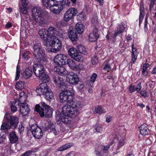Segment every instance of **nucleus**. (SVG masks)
<instances>
[{
	"label": "nucleus",
	"mask_w": 156,
	"mask_h": 156,
	"mask_svg": "<svg viewBox=\"0 0 156 156\" xmlns=\"http://www.w3.org/2000/svg\"><path fill=\"white\" fill-rule=\"evenodd\" d=\"M66 80L69 83L73 85H76L79 82L77 75L72 72L69 73L66 76Z\"/></svg>",
	"instance_id": "11"
},
{
	"label": "nucleus",
	"mask_w": 156,
	"mask_h": 156,
	"mask_svg": "<svg viewBox=\"0 0 156 156\" xmlns=\"http://www.w3.org/2000/svg\"><path fill=\"white\" fill-rule=\"evenodd\" d=\"M67 60L66 55L64 54H59L55 56L54 62L56 65L60 66L65 65Z\"/></svg>",
	"instance_id": "8"
},
{
	"label": "nucleus",
	"mask_w": 156,
	"mask_h": 156,
	"mask_svg": "<svg viewBox=\"0 0 156 156\" xmlns=\"http://www.w3.org/2000/svg\"><path fill=\"white\" fill-rule=\"evenodd\" d=\"M49 129L51 132H52L55 135L57 134V131L55 128V126L53 124H49Z\"/></svg>",
	"instance_id": "47"
},
{
	"label": "nucleus",
	"mask_w": 156,
	"mask_h": 156,
	"mask_svg": "<svg viewBox=\"0 0 156 156\" xmlns=\"http://www.w3.org/2000/svg\"><path fill=\"white\" fill-rule=\"evenodd\" d=\"M134 44H133L131 45L132 48L131 57L132 62L133 63H134L135 62L138 54L136 49L134 48Z\"/></svg>",
	"instance_id": "24"
},
{
	"label": "nucleus",
	"mask_w": 156,
	"mask_h": 156,
	"mask_svg": "<svg viewBox=\"0 0 156 156\" xmlns=\"http://www.w3.org/2000/svg\"><path fill=\"white\" fill-rule=\"evenodd\" d=\"M66 62L69 66L71 69H75V68H76L77 64L72 59H68Z\"/></svg>",
	"instance_id": "33"
},
{
	"label": "nucleus",
	"mask_w": 156,
	"mask_h": 156,
	"mask_svg": "<svg viewBox=\"0 0 156 156\" xmlns=\"http://www.w3.org/2000/svg\"><path fill=\"white\" fill-rule=\"evenodd\" d=\"M103 147H104L103 149V152L105 153L109 149L110 147V145L109 144H108L106 146H103Z\"/></svg>",
	"instance_id": "60"
},
{
	"label": "nucleus",
	"mask_w": 156,
	"mask_h": 156,
	"mask_svg": "<svg viewBox=\"0 0 156 156\" xmlns=\"http://www.w3.org/2000/svg\"><path fill=\"white\" fill-rule=\"evenodd\" d=\"M21 5H19L20 12L23 14H26L27 12V6L29 3V0H21Z\"/></svg>",
	"instance_id": "16"
},
{
	"label": "nucleus",
	"mask_w": 156,
	"mask_h": 156,
	"mask_svg": "<svg viewBox=\"0 0 156 156\" xmlns=\"http://www.w3.org/2000/svg\"><path fill=\"white\" fill-rule=\"evenodd\" d=\"M154 2H151L149 5V10L151 12L152 11V8L153 7L154 5Z\"/></svg>",
	"instance_id": "63"
},
{
	"label": "nucleus",
	"mask_w": 156,
	"mask_h": 156,
	"mask_svg": "<svg viewBox=\"0 0 156 156\" xmlns=\"http://www.w3.org/2000/svg\"><path fill=\"white\" fill-rule=\"evenodd\" d=\"M9 135V139L11 143H16L18 141V137L15 131H12L10 133Z\"/></svg>",
	"instance_id": "25"
},
{
	"label": "nucleus",
	"mask_w": 156,
	"mask_h": 156,
	"mask_svg": "<svg viewBox=\"0 0 156 156\" xmlns=\"http://www.w3.org/2000/svg\"><path fill=\"white\" fill-rule=\"evenodd\" d=\"M150 66V65L148 63H145L143 64L142 70H147V69Z\"/></svg>",
	"instance_id": "56"
},
{
	"label": "nucleus",
	"mask_w": 156,
	"mask_h": 156,
	"mask_svg": "<svg viewBox=\"0 0 156 156\" xmlns=\"http://www.w3.org/2000/svg\"><path fill=\"white\" fill-rule=\"evenodd\" d=\"M52 40L48 41L50 46L51 47V51L53 52H57L60 51L62 48V43L60 41L57 37H53Z\"/></svg>",
	"instance_id": "7"
},
{
	"label": "nucleus",
	"mask_w": 156,
	"mask_h": 156,
	"mask_svg": "<svg viewBox=\"0 0 156 156\" xmlns=\"http://www.w3.org/2000/svg\"><path fill=\"white\" fill-rule=\"evenodd\" d=\"M84 87L83 83L82 82L79 83L77 85V87L80 90H82Z\"/></svg>",
	"instance_id": "59"
},
{
	"label": "nucleus",
	"mask_w": 156,
	"mask_h": 156,
	"mask_svg": "<svg viewBox=\"0 0 156 156\" xmlns=\"http://www.w3.org/2000/svg\"><path fill=\"white\" fill-rule=\"evenodd\" d=\"M71 2L69 0H64L63 3L62 4L63 6V5H65L67 6H69L70 5Z\"/></svg>",
	"instance_id": "58"
},
{
	"label": "nucleus",
	"mask_w": 156,
	"mask_h": 156,
	"mask_svg": "<svg viewBox=\"0 0 156 156\" xmlns=\"http://www.w3.org/2000/svg\"><path fill=\"white\" fill-rule=\"evenodd\" d=\"M58 68L57 67H55L54 69H57L56 71L58 73V74L61 76L66 75L68 74V72L63 66H58Z\"/></svg>",
	"instance_id": "27"
},
{
	"label": "nucleus",
	"mask_w": 156,
	"mask_h": 156,
	"mask_svg": "<svg viewBox=\"0 0 156 156\" xmlns=\"http://www.w3.org/2000/svg\"><path fill=\"white\" fill-rule=\"evenodd\" d=\"M46 14H43L39 16L34 17L32 18V19L37 25L43 26L47 23Z\"/></svg>",
	"instance_id": "12"
},
{
	"label": "nucleus",
	"mask_w": 156,
	"mask_h": 156,
	"mask_svg": "<svg viewBox=\"0 0 156 156\" xmlns=\"http://www.w3.org/2000/svg\"><path fill=\"white\" fill-rule=\"evenodd\" d=\"M20 111L22 116H25L27 115L29 111V108L28 105L22 102L20 99Z\"/></svg>",
	"instance_id": "15"
},
{
	"label": "nucleus",
	"mask_w": 156,
	"mask_h": 156,
	"mask_svg": "<svg viewBox=\"0 0 156 156\" xmlns=\"http://www.w3.org/2000/svg\"><path fill=\"white\" fill-rule=\"evenodd\" d=\"M118 34V33L115 32L114 34H112L111 35L110 34V39L112 40L113 42H115L116 37Z\"/></svg>",
	"instance_id": "50"
},
{
	"label": "nucleus",
	"mask_w": 156,
	"mask_h": 156,
	"mask_svg": "<svg viewBox=\"0 0 156 156\" xmlns=\"http://www.w3.org/2000/svg\"><path fill=\"white\" fill-rule=\"evenodd\" d=\"M35 108L41 117L50 118L52 115V109L44 102L41 101L39 104L36 105Z\"/></svg>",
	"instance_id": "3"
},
{
	"label": "nucleus",
	"mask_w": 156,
	"mask_h": 156,
	"mask_svg": "<svg viewBox=\"0 0 156 156\" xmlns=\"http://www.w3.org/2000/svg\"><path fill=\"white\" fill-rule=\"evenodd\" d=\"M30 52L28 51H26L23 53L22 58L24 60L27 61L30 58Z\"/></svg>",
	"instance_id": "44"
},
{
	"label": "nucleus",
	"mask_w": 156,
	"mask_h": 156,
	"mask_svg": "<svg viewBox=\"0 0 156 156\" xmlns=\"http://www.w3.org/2000/svg\"><path fill=\"white\" fill-rule=\"evenodd\" d=\"M32 18L34 17L39 16V15H41L43 14L47 13L45 11L43 12L42 9L39 7H35L32 9Z\"/></svg>",
	"instance_id": "19"
},
{
	"label": "nucleus",
	"mask_w": 156,
	"mask_h": 156,
	"mask_svg": "<svg viewBox=\"0 0 156 156\" xmlns=\"http://www.w3.org/2000/svg\"><path fill=\"white\" fill-rule=\"evenodd\" d=\"M11 105H10V108L11 110L13 112H15L17 110V108L20 107V100H17L11 102Z\"/></svg>",
	"instance_id": "22"
},
{
	"label": "nucleus",
	"mask_w": 156,
	"mask_h": 156,
	"mask_svg": "<svg viewBox=\"0 0 156 156\" xmlns=\"http://www.w3.org/2000/svg\"><path fill=\"white\" fill-rule=\"evenodd\" d=\"M73 145L72 143L66 144L59 147L57 149L58 151H63L71 147Z\"/></svg>",
	"instance_id": "34"
},
{
	"label": "nucleus",
	"mask_w": 156,
	"mask_h": 156,
	"mask_svg": "<svg viewBox=\"0 0 156 156\" xmlns=\"http://www.w3.org/2000/svg\"><path fill=\"white\" fill-rule=\"evenodd\" d=\"M16 86L18 89L22 90L25 87V83L23 81H19L16 83Z\"/></svg>",
	"instance_id": "42"
},
{
	"label": "nucleus",
	"mask_w": 156,
	"mask_h": 156,
	"mask_svg": "<svg viewBox=\"0 0 156 156\" xmlns=\"http://www.w3.org/2000/svg\"><path fill=\"white\" fill-rule=\"evenodd\" d=\"M77 13L76 9L71 8L67 10L64 15V20L67 22L71 19Z\"/></svg>",
	"instance_id": "10"
},
{
	"label": "nucleus",
	"mask_w": 156,
	"mask_h": 156,
	"mask_svg": "<svg viewBox=\"0 0 156 156\" xmlns=\"http://www.w3.org/2000/svg\"><path fill=\"white\" fill-rule=\"evenodd\" d=\"M142 87L141 83L139 82L136 86L130 84L129 86V90L131 93H132L136 91H137V93H139Z\"/></svg>",
	"instance_id": "18"
},
{
	"label": "nucleus",
	"mask_w": 156,
	"mask_h": 156,
	"mask_svg": "<svg viewBox=\"0 0 156 156\" xmlns=\"http://www.w3.org/2000/svg\"><path fill=\"white\" fill-rule=\"evenodd\" d=\"M32 74L31 68H27L25 69V71L22 74L23 77L26 79H28L31 76Z\"/></svg>",
	"instance_id": "28"
},
{
	"label": "nucleus",
	"mask_w": 156,
	"mask_h": 156,
	"mask_svg": "<svg viewBox=\"0 0 156 156\" xmlns=\"http://www.w3.org/2000/svg\"><path fill=\"white\" fill-rule=\"evenodd\" d=\"M97 77V74L95 73H93L91 77L90 82L94 83Z\"/></svg>",
	"instance_id": "49"
},
{
	"label": "nucleus",
	"mask_w": 156,
	"mask_h": 156,
	"mask_svg": "<svg viewBox=\"0 0 156 156\" xmlns=\"http://www.w3.org/2000/svg\"><path fill=\"white\" fill-rule=\"evenodd\" d=\"M20 68L19 66L17 65L16 67V75L15 80H17L19 78L20 74Z\"/></svg>",
	"instance_id": "46"
},
{
	"label": "nucleus",
	"mask_w": 156,
	"mask_h": 156,
	"mask_svg": "<svg viewBox=\"0 0 156 156\" xmlns=\"http://www.w3.org/2000/svg\"><path fill=\"white\" fill-rule=\"evenodd\" d=\"M61 102L66 101L71 104L73 101V97L70 90H65L62 91L59 95Z\"/></svg>",
	"instance_id": "5"
},
{
	"label": "nucleus",
	"mask_w": 156,
	"mask_h": 156,
	"mask_svg": "<svg viewBox=\"0 0 156 156\" xmlns=\"http://www.w3.org/2000/svg\"><path fill=\"white\" fill-rule=\"evenodd\" d=\"M124 141L123 139L120 140L118 144V149H119L120 147L123 146L124 145Z\"/></svg>",
	"instance_id": "54"
},
{
	"label": "nucleus",
	"mask_w": 156,
	"mask_h": 156,
	"mask_svg": "<svg viewBox=\"0 0 156 156\" xmlns=\"http://www.w3.org/2000/svg\"><path fill=\"white\" fill-rule=\"evenodd\" d=\"M95 111L96 113L98 114H102L106 112V111L101 106L96 107L95 109Z\"/></svg>",
	"instance_id": "43"
},
{
	"label": "nucleus",
	"mask_w": 156,
	"mask_h": 156,
	"mask_svg": "<svg viewBox=\"0 0 156 156\" xmlns=\"http://www.w3.org/2000/svg\"><path fill=\"white\" fill-rule=\"evenodd\" d=\"M62 111L72 118L76 117L79 115L80 113L78 109L68 105H66L63 107Z\"/></svg>",
	"instance_id": "4"
},
{
	"label": "nucleus",
	"mask_w": 156,
	"mask_h": 156,
	"mask_svg": "<svg viewBox=\"0 0 156 156\" xmlns=\"http://www.w3.org/2000/svg\"><path fill=\"white\" fill-rule=\"evenodd\" d=\"M94 130L98 133H101L102 131V128L101 126H98Z\"/></svg>",
	"instance_id": "62"
},
{
	"label": "nucleus",
	"mask_w": 156,
	"mask_h": 156,
	"mask_svg": "<svg viewBox=\"0 0 156 156\" xmlns=\"http://www.w3.org/2000/svg\"><path fill=\"white\" fill-rule=\"evenodd\" d=\"M5 121L3 123L1 128V129L3 132H5V133H8V130L11 128V125H9Z\"/></svg>",
	"instance_id": "29"
},
{
	"label": "nucleus",
	"mask_w": 156,
	"mask_h": 156,
	"mask_svg": "<svg viewBox=\"0 0 156 156\" xmlns=\"http://www.w3.org/2000/svg\"><path fill=\"white\" fill-rule=\"evenodd\" d=\"M4 120L8 122H9L11 128L13 129L16 128L19 122L18 118L16 116H12L10 114L8 113L5 114Z\"/></svg>",
	"instance_id": "6"
},
{
	"label": "nucleus",
	"mask_w": 156,
	"mask_h": 156,
	"mask_svg": "<svg viewBox=\"0 0 156 156\" xmlns=\"http://www.w3.org/2000/svg\"><path fill=\"white\" fill-rule=\"evenodd\" d=\"M62 115L60 112H57L55 116V120L57 122L62 120Z\"/></svg>",
	"instance_id": "45"
},
{
	"label": "nucleus",
	"mask_w": 156,
	"mask_h": 156,
	"mask_svg": "<svg viewBox=\"0 0 156 156\" xmlns=\"http://www.w3.org/2000/svg\"><path fill=\"white\" fill-rule=\"evenodd\" d=\"M64 114V115L62 114V121L65 124H70L71 122V117L67 115L65 113Z\"/></svg>",
	"instance_id": "31"
},
{
	"label": "nucleus",
	"mask_w": 156,
	"mask_h": 156,
	"mask_svg": "<svg viewBox=\"0 0 156 156\" xmlns=\"http://www.w3.org/2000/svg\"><path fill=\"white\" fill-rule=\"evenodd\" d=\"M77 50L73 48H70L68 51V53L69 55L72 58L76 54H77Z\"/></svg>",
	"instance_id": "39"
},
{
	"label": "nucleus",
	"mask_w": 156,
	"mask_h": 156,
	"mask_svg": "<svg viewBox=\"0 0 156 156\" xmlns=\"http://www.w3.org/2000/svg\"><path fill=\"white\" fill-rule=\"evenodd\" d=\"M69 38L72 41H76L77 39V35L76 30L73 29L71 30L68 33Z\"/></svg>",
	"instance_id": "26"
},
{
	"label": "nucleus",
	"mask_w": 156,
	"mask_h": 156,
	"mask_svg": "<svg viewBox=\"0 0 156 156\" xmlns=\"http://www.w3.org/2000/svg\"><path fill=\"white\" fill-rule=\"evenodd\" d=\"M31 151L29 150L25 152L23 154H21L20 156H28L31 154Z\"/></svg>",
	"instance_id": "51"
},
{
	"label": "nucleus",
	"mask_w": 156,
	"mask_h": 156,
	"mask_svg": "<svg viewBox=\"0 0 156 156\" xmlns=\"http://www.w3.org/2000/svg\"><path fill=\"white\" fill-rule=\"evenodd\" d=\"M53 80L54 82L60 88H62L65 86V83L62 78L58 76H53Z\"/></svg>",
	"instance_id": "14"
},
{
	"label": "nucleus",
	"mask_w": 156,
	"mask_h": 156,
	"mask_svg": "<svg viewBox=\"0 0 156 156\" xmlns=\"http://www.w3.org/2000/svg\"><path fill=\"white\" fill-rule=\"evenodd\" d=\"M103 69L106 70H107L108 71L109 70L111 69L110 64L108 63H107Z\"/></svg>",
	"instance_id": "57"
},
{
	"label": "nucleus",
	"mask_w": 156,
	"mask_h": 156,
	"mask_svg": "<svg viewBox=\"0 0 156 156\" xmlns=\"http://www.w3.org/2000/svg\"><path fill=\"white\" fill-rule=\"evenodd\" d=\"M142 75L145 76H148V70H142Z\"/></svg>",
	"instance_id": "64"
},
{
	"label": "nucleus",
	"mask_w": 156,
	"mask_h": 156,
	"mask_svg": "<svg viewBox=\"0 0 156 156\" xmlns=\"http://www.w3.org/2000/svg\"><path fill=\"white\" fill-rule=\"evenodd\" d=\"M33 48L34 58L37 60L38 63L34 65L33 70L35 75L39 77L44 73V66L47 63V58L40 45L35 44Z\"/></svg>",
	"instance_id": "1"
},
{
	"label": "nucleus",
	"mask_w": 156,
	"mask_h": 156,
	"mask_svg": "<svg viewBox=\"0 0 156 156\" xmlns=\"http://www.w3.org/2000/svg\"><path fill=\"white\" fill-rule=\"evenodd\" d=\"M91 21L92 23L95 26H97L98 25V22L97 17H96L94 19H92L91 20Z\"/></svg>",
	"instance_id": "55"
},
{
	"label": "nucleus",
	"mask_w": 156,
	"mask_h": 156,
	"mask_svg": "<svg viewBox=\"0 0 156 156\" xmlns=\"http://www.w3.org/2000/svg\"><path fill=\"white\" fill-rule=\"evenodd\" d=\"M62 4L59 5V6L57 7V8H55L54 7H50V11L54 14H58L63 9V6L62 5Z\"/></svg>",
	"instance_id": "30"
},
{
	"label": "nucleus",
	"mask_w": 156,
	"mask_h": 156,
	"mask_svg": "<svg viewBox=\"0 0 156 156\" xmlns=\"http://www.w3.org/2000/svg\"><path fill=\"white\" fill-rule=\"evenodd\" d=\"M147 17L146 16L145 18V20L144 22V30L146 32H147L148 31V28H147Z\"/></svg>",
	"instance_id": "53"
},
{
	"label": "nucleus",
	"mask_w": 156,
	"mask_h": 156,
	"mask_svg": "<svg viewBox=\"0 0 156 156\" xmlns=\"http://www.w3.org/2000/svg\"><path fill=\"white\" fill-rule=\"evenodd\" d=\"M39 77L40 80L42 81L43 83H45L48 82L49 80L48 76L47 74H45L44 73L42 74V76H39Z\"/></svg>",
	"instance_id": "37"
},
{
	"label": "nucleus",
	"mask_w": 156,
	"mask_h": 156,
	"mask_svg": "<svg viewBox=\"0 0 156 156\" xmlns=\"http://www.w3.org/2000/svg\"><path fill=\"white\" fill-rule=\"evenodd\" d=\"M72 106L76 109L80 108L83 106L82 102L79 101H76L73 103H72Z\"/></svg>",
	"instance_id": "38"
},
{
	"label": "nucleus",
	"mask_w": 156,
	"mask_h": 156,
	"mask_svg": "<svg viewBox=\"0 0 156 156\" xmlns=\"http://www.w3.org/2000/svg\"><path fill=\"white\" fill-rule=\"evenodd\" d=\"M36 91L37 95H43L45 99L49 101H51L54 98L53 92L46 83L40 84L36 89Z\"/></svg>",
	"instance_id": "2"
},
{
	"label": "nucleus",
	"mask_w": 156,
	"mask_h": 156,
	"mask_svg": "<svg viewBox=\"0 0 156 156\" xmlns=\"http://www.w3.org/2000/svg\"><path fill=\"white\" fill-rule=\"evenodd\" d=\"M140 14L139 19V26H140L144 16V9L143 2H141L140 9Z\"/></svg>",
	"instance_id": "21"
},
{
	"label": "nucleus",
	"mask_w": 156,
	"mask_h": 156,
	"mask_svg": "<svg viewBox=\"0 0 156 156\" xmlns=\"http://www.w3.org/2000/svg\"><path fill=\"white\" fill-rule=\"evenodd\" d=\"M75 29L79 34H81L83 31L84 27L81 23H77L75 26Z\"/></svg>",
	"instance_id": "35"
},
{
	"label": "nucleus",
	"mask_w": 156,
	"mask_h": 156,
	"mask_svg": "<svg viewBox=\"0 0 156 156\" xmlns=\"http://www.w3.org/2000/svg\"><path fill=\"white\" fill-rule=\"evenodd\" d=\"M148 125L146 124H143L139 128L140 134L144 136L149 134L150 133L149 130L147 128Z\"/></svg>",
	"instance_id": "20"
},
{
	"label": "nucleus",
	"mask_w": 156,
	"mask_h": 156,
	"mask_svg": "<svg viewBox=\"0 0 156 156\" xmlns=\"http://www.w3.org/2000/svg\"><path fill=\"white\" fill-rule=\"evenodd\" d=\"M126 27L123 23L118 24L117 27V33L118 34H121L123 32Z\"/></svg>",
	"instance_id": "36"
},
{
	"label": "nucleus",
	"mask_w": 156,
	"mask_h": 156,
	"mask_svg": "<svg viewBox=\"0 0 156 156\" xmlns=\"http://www.w3.org/2000/svg\"><path fill=\"white\" fill-rule=\"evenodd\" d=\"M63 0H49L48 3L46 4V8L49 7L50 9V7H52L55 6L56 8L59 6V5L63 4Z\"/></svg>",
	"instance_id": "17"
},
{
	"label": "nucleus",
	"mask_w": 156,
	"mask_h": 156,
	"mask_svg": "<svg viewBox=\"0 0 156 156\" xmlns=\"http://www.w3.org/2000/svg\"><path fill=\"white\" fill-rule=\"evenodd\" d=\"M46 30L44 29H41L38 31V34L41 38H43L44 40H46L47 41H48V40H49V39L46 37Z\"/></svg>",
	"instance_id": "32"
},
{
	"label": "nucleus",
	"mask_w": 156,
	"mask_h": 156,
	"mask_svg": "<svg viewBox=\"0 0 156 156\" xmlns=\"http://www.w3.org/2000/svg\"><path fill=\"white\" fill-rule=\"evenodd\" d=\"M49 0H41L43 7L45 9L46 8V4Z\"/></svg>",
	"instance_id": "61"
},
{
	"label": "nucleus",
	"mask_w": 156,
	"mask_h": 156,
	"mask_svg": "<svg viewBox=\"0 0 156 156\" xmlns=\"http://www.w3.org/2000/svg\"><path fill=\"white\" fill-rule=\"evenodd\" d=\"M91 62L93 64H95L98 62V58L96 56L93 57L91 58Z\"/></svg>",
	"instance_id": "52"
},
{
	"label": "nucleus",
	"mask_w": 156,
	"mask_h": 156,
	"mask_svg": "<svg viewBox=\"0 0 156 156\" xmlns=\"http://www.w3.org/2000/svg\"><path fill=\"white\" fill-rule=\"evenodd\" d=\"M99 37L98 28L97 27H95L92 33H90L89 35V40L90 42L95 41L98 40Z\"/></svg>",
	"instance_id": "13"
},
{
	"label": "nucleus",
	"mask_w": 156,
	"mask_h": 156,
	"mask_svg": "<svg viewBox=\"0 0 156 156\" xmlns=\"http://www.w3.org/2000/svg\"><path fill=\"white\" fill-rule=\"evenodd\" d=\"M139 92L141 96L144 98L147 97L149 96L148 93L145 90H141Z\"/></svg>",
	"instance_id": "48"
},
{
	"label": "nucleus",
	"mask_w": 156,
	"mask_h": 156,
	"mask_svg": "<svg viewBox=\"0 0 156 156\" xmlns=\"http://www.w3.org/2000/svg\"><path fill=\"white\" fill-rule=\"evenodd\" d=\"M77 49L80 53L84 55L87 54L86 50L84 46L81 45H79L77 47Z\"/></svg>",
	"instance_id": "41"
},
{
	"label": "nucleus",
	"mask_w": 156,
	"mask_h": 156,
	"mask_svg": "<svg viewBox=\"0 0 156 156\" xmlns=\"http://www.w3.org/2000/svg\"><path fill=\"white\" fill-rule=\"evenodd\" d=\"M33 136L37 139H40L43 135L41 129L36 125H32L30 128Z\"/></svg>",
	"instance_id": "9"
},
{
	"label": "nucleus",
	"mask_w": 156,
	"mask_h": 156,
	"mask_svg": "<svg viewBox=\"0 0 156 156\" xmlns=\"http://www.w3.org/2000/svg\"><path fill=\"white\" fill-rule=\"evenodd\" d=\"M56 32L54 27H50L46 30V32L47 33V37H50L51 39H52L53 37L54 38L55 37H56L55 34H56Z\"/></svg>",
	"instance_id": "23"
},
{
	"label": "nucleus",
	"mask_w": 156,
	"mask_h": 156,
	"mask_svg": "<svg viewBox=\"0 0 156 156\" xmlns=\"http://www.w3.org/2000/svg\"><path fill=\"white\" fill-rule=\"evenodd\" d=\"M73 56L72 58L78 62H81L83 60V58L80 53L78 52L77 54Z\"/></svg>",
	"instance_id": "40"
}]
</instances>
